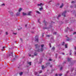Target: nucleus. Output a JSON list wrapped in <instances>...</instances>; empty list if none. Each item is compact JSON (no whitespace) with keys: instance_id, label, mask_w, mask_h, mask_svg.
Returning a JSON list of instances; mask_svg holds the SVG:
<instances>
[{"instance_id":"obj_52","label":"nucleus","mask_w":76,"mask_h":76,"mask_svg":"<svg viewBox=\"0 0 76 76\" xmlns=\"http://www.w3.org/2000/svg\"><path fill=\"white\" fill-rule=\"evenodd\" d=\"M69 71H68L66 72V73H68Z\"/></svg>"},{"instance_id":"obj_9","label":"nucleus","mask_w":76,"mask_h":76,"mask_svg":"<svg viewBox=\"0 0 76 76\" xmlns=\"http://www.w3.org/2000/svg\"><path fill=\"white\" fill-rule=\"evenodd\" d=\"M44 4L40 3V4H38L37 5L38 6H40L41 7H42V6H43Z\"/></svg>"},{"instance_id":"obj_38","label":"nucleus","mask_w":76,"mask_h":76,"mask_svg":"<svg viewBox=\"0 0 76 76\" xmlns=\"http://www.w3.org/2000/svg\"><path fill=\"white\" fill-rule=\"evenodd\" d=\"M39 20H40V19H39L38 20V22L39 23H40V22H39Z\"/></svg>"},{"instance_id":"obj_48","label":"nucleus","mask_w":76,"mask_h":76,"mask_svg":"<svg viewBox=\"0 0 76 76\" xmlns=\"http://www.w3.org/2000/svg\"><path fill=\"white\" fill-rule=\"evenodd\" d=\"M59 76H62V74H59Z\"/></svg>"},{"instance_id":"obj_42","label":"nucleus","mask_w":76,"mask_h":76,"mask_svg":"<svg viewBox=\"0 0 76 76\" xmlns=\"http://www.w3.org/2000/svg\"><path fill=\"white\" fill-rule=\"evenodd\" d=\"M34 31H31V33H32V34H34Z\"/></svg>"},{"instance_id":"obj_50","label":"nucleus","mask_w":76,"mask_h":76,"mask_svg":"<svg viewBox=\"0 0 76 76\" xmlns=\"http://www.w3.org/2000/svg\"><path fill=\"white\" fill-rule=\"evenodd\" d=\"M52 1H50L49 2H48V3H50V2H51Z\"/></svg>"},{"instance_id":"obj_43","label":"nucleus","mask_w":76,"mask_h":76,"mask_svg":"<svg viewBox=\"0 0 76 76\" xmlns=\"http://www.w3.org/2000/svg\"><path fill=\"white\" fill-rule=\"evenodd\" d=\"M4 48H6V47H3V49H4Z\"/></svg>"},{"instance_id":"obj_35","label":"nucleus","mask_w":76,"mask_h":76,"mask_svg":"<svg viewBox=\"0 0 76 76\" xmlns=\"http://www.w3.org/2000/svg\"><path fill=\"white\" fill-rule=\"evenodd\" d=\"M63 69V67H61V68H60V70H61Z\"/></svg>"},{"instance_id":"obj_36","label":"nucleus","mask_w":76,"mask_h":76,"mask_svg":"<svg viewBox=\"0 0 76 76\" xmlns=\"http://www.w3.org/2000/svg\"><path fill=\"white\" fill-rule=\"evenodd\" d=\"M46 37H50V35H46Z\"/></svg>"},{"instance_id":"obj_46","label":"nucleus","mask_w":76,"mask_h":76,"mask_svg":"<svg viewBox=\"0 0 76 76\" xmlns=\"http://www.w3.org/2000/svg\"><path fill=\"white\" fill-rule=\"evenodd\" d=\"M49 46L50 47H51V43H50L49 44Z\"/></svg>"},{"instance_id":"obj_58","label":"nucleus","mask_w":76,"mask_h":76,"mask_svg":"<svg viewBox=\"0 0 76 76\" xmlns=\"http://www.w3.org/2000/svg\"><path fill=\"white\" fill-rule=\"evenodd\" d=\"M75 8H76V5H75Z\"/></svg>"},{"instance_id":"obj_17","label":"nucleus","mask_w":76,"mask_h":76,"mask_svg":"<svg viewBox=\"0 0 76 76\" xmlns=\"http://www.w3.org/2000/svg\"><path fill=\"white\" fill-rule=\"evenodd\" d=\"M22 10V8H20L19 9V10H18V12H21V10Z\"/></svg>"},{"instance_id":"obj_33","label":"nucleus","mask_w":76,"mask_h":76,"mask_svg":"<svg viewBox=\"0 0 76 76\" xmlns=\"http://www.w3.org/2000/svg\"><path fill=\"white\" fill-rule=\"evenodd\" d=\"M54 49H55V48L54 47H53L52 48V50H54Z\"/></svg>"},{"instance_id":"obj_19","label":"nucleus","mask_w":76,"mask_h":76,"mask_svg":"<svg viewBox=\"0 0 76 76\" xmlns=\"http://www.w3.org/2000/svg\"><path fill=\"white\" fill-rule=\"evenodd\" d=\"M72 58H68L67 59L68 61H70L71 60H72Z\"/></svg>"},{"instance_id":"obj_10","label":"nucleus","mask_w":76,"mask_h":76,"mask_svg":"<svg viewBox=\"0 0 76 76\" xmlns=\"http://www.w3.org/2000/svg\"><path fill=\"white\" fill-rule=\"evenodd\" d=\"M22 14H23V16H26V15L27 16V14H26V13H25L24 12H23L22 13Z\"/></svg>"},{"instance_id":"obj_25","label":"nucleus","mask_w":76,"mask_h":76,"mask_svg":"<svg viewBox=\"0 0 76 76\" xmlns=\"http://www.w3.org/2000/svg\"><path fill=\"white\" fill-rule=\"evenodd\" d=\"M60 16H61V15H58V17H57L58 19V18H60Z\"/></svg>"},{"instance_id":"obj_56","label":"nucleus","mask_w":76,"mask_h":76,"mask_svg":"<svg viewBox=\"0 0 76 76\" xmlns=\"http://www.w3.org/2000/svg\"><path fill=\"white\" fill-rule=\"evenodd\" d=\"M31 57L33 58L34 57V55H32L31 56Z\"/></svg>"},{"instance_id":"obj_27","label":"nucleus","mask_w":76,"mask_h":76,"mask_svg":"<svg viewBox=\"0 0 76 76\" xmlns=\"http://www.w3.org/2000/svg\"><path fill=\"white\" fill-rule=\"evenodd\" d=\"M45 67H44V66H42V69H44Z\"/></svg>"},{"instance_id":"obj_59","label":"nucleus","mask_w":76,"mask_h":76,"mask_svg":"<svg viewBox=\"0 0 76 76\" xmlns=\"http://www.w3.org/2000/svg\"><path fill=\"white\" fill-rule=\"evenodd\" d=\"M29 56H30V57H31V55L29 54Z\"/></svg>"},{"instance_id":"obj_34","label":"nucleus","mask_w":76,"mask_h":76,"mask_svg":"<svg viewBox=\"0 0 76 76\" xmlns=\"http://www.w3.org/2000/svg\"><path fill=\"white\" fill-rule=\"evenodd\" d=\"M70 39H66V41H70Z\"/></svg>"},{"instance_id":"obj_8","label":"nucleus","mask_w":76,"mask_h":76,"mask_svg":"<svg viewBox=\"0 0 76 76\" xmlns=\"http://www.w3.org/2000/svg\"><path fill=\"white\" fill-rule=\"evenodd\" d=\"M69 30V28L67 27V29H66V30L65 31V32H67V31H68V30Z\"/></svg>"},{"instance_id":"obj_23","label":"nucleus","mask_w":76,"mask_h":76,"mask_svg":"<svg viewBox=\"0 0 76 76\" xmlns=\"http://www.w3.org/2000/svg\"><path fill=\"white\" fill-rule=\"evenodd\" d=\"M74 6V5H71L70 6V8H73V7Z\"/></svg>"},{"instance_id":"obj_13","label":"nucleus","mask_w":76,"mask_h":76,"mask_svg":"<svg viewBox=\"0 0 76 76\" xmlns=\"http://www.w3.org/2000/svg\"><path fill=\"white\" fill-rule=\"evenodd\" d=\"M50 64V62H48L46 64V66H48Z\"/></svg>"},{"instance_id":"obj_51","label":"nucleus","mask_w":76,"mask_h":76,"mask_svg":"<svg viewBox=\"0 0 76 76\" xmlns=\"http://www.w3.org/2000/svg\"><path fill=\"white\" fill-rule=\"evenodd\" d=\"M13 34H14V35H16L17 33H13Z\"/></svg>"},{"instance_id":"obj_39","label":"nucleus","mask_w":76,"mask_h":76,"mask_svg":"<svg viewBox=\"0 0 76 76\" xmlns=\"http://www.w3.org/2000/svg\"><path fill=\"white\" fill-rule=\"evenodd\" d=\"M5 5V4H1L2 6H4Z\"/></svg>"},{"instance_id":"obj_14","label":"nucleus","mask_w":76,"mask_h":76,"mask_svg":"<svg viewBox=\"0 0 76 76\" xmlns=\"http://www.w3.org/2000/svg\"><path fill=\"white\" fill-rule=\"evenodd\" d=\"M44 23L45 24V26H47V25L48 23H47V22L45 21H44Z\"/></svg>"},{"instance_id":"obj_11","label":"nucleus","mask_w":76,"mask_h":76,"mask_svg":"<svg viewBox=\"0 0 76 76\" xmlns=\"http://www.w3.org/2000/svg\"><path fill=\"white\" fill-rule=\"evenodd\" d=\"M38 54V53L37 52H35L34 53V56H37V55Z\"/></svg>"},{"instance_id":"obj_18","label":"nucleus","mask_w":76,"mask_h":76,"mask_svg":"<svg viewBox=\"0 0 76 76\" xmlns=\"http://www.w3.org/2000/svg\"><path fill=\"white\" fill-rule=\"evenodd\" d=\"M43 9V8H42V7H41L40 8H39V10H40V11H42Z\"/></svg>"},{"instance_id":"obj_64","label":"nucleus","mask_w":76,"mask_h":76,"mask_svg":"<svg viewBox=\"0 0 76 76\" xmlns=\"http://www.w3.org/2000/svg\"><path fill=\"white\" fill-rule=\"evenodd\" d=\"M34 28H32V29H34Z\"/></svg>"},{"instance_id":"obj_29","label":"nucleus","mask_w":76,"mask_h":76,"mask_svg":"<svg viewBox=\"0 0 76 76\" xmlns=\"http://www.w3.org/2000/svg\"><path fill=\"white\" fill-rule=\"evenodd\" d=\"M22 74H23V72H21L19 73V75H22Z\"/></svg>"},{"instance_id":"obj_15","label":"nucleus","mask_w":76,"mask_h":76,"mask_svg":"<svg viewBox=\"0 0 76 76\" xmlns=\"http://www.w3.org/2000/svg\"><path fill=\"white\" fill-rule=\"evenodd\" d=\"M63 6H64V4H63V3H62L61 5L60 6V8H62Z\"/></svg>"},{"instance_id":"obj_28","label":"nucleus","mask_w":76,"mask_h":76,"mask_svg":"<svg viewBox=\"0 0 76 76\" xmlns=\"http://www.w3.org/2000/svg\"><path fill=\"white\" fill-rule=\"evenodd\" d=\"M44 45H41V47L42 48H43V47H44Z\"/></svg>"},{"instance_id":"obj_45","label":"nucleus","mask_w":76,"mask_h":76,"mask_svg":"<svg viewBox=\"0 0 76 76\" xmlns=\"http://www.w3.org/2000/svg\"><path fill=\"white\" fill-rule=\"evenodd\" d=\"M73 35H75V34H76V32H75L73 34Z\"/></svg>"},{"instance_id":"obj_60","label":"nucleus","mask_w":76,"mask_h":76,"mask_svg":"<svg viewBox=\"0 0 76 76\" xmlns=\"http://www.w3.org/2000/svg\"><path fill=\"white\" fill-rule=\"evenodd\" d=\"M42 37H44V34H42Z\"/></svg>"},{"instance_id":"obj_49","label":"nucleus","mask_w":76,"mask_h":76,"mask_svg":"<svg viewBox=\"0 0 76 76\" xmlns=\"http://www.w3.org/2000/svg\"><path fill=\"white\" fill-rule=\"evenodd\" d=\"M52 66H53V65H50V67H52Z\"/></svg>"},{"instance_id":"obj_44","label":"nucleus","mask_w":76,"mask_h":76,"mask_svg":"<svg viewBox=\"0 0 76 76\" xmlns=\"http://www.w3.org/2000/svg\"><path fill=\"white\" fill-rule=\"evenodd\" d=\"M69 30L70 31H72V29H70L69 28Z\"/></svg>"},{"instance_id":"obj_31","label":"nucleus","mask_w":76,"mask_h":76,"mask_svg":"<svg viewBox=\"0 0 76 76\" xmlns=\"http://www.w3.org/2000/svg\"><path fill=\"white\" fill-rule=\"evenodd\" d=\"M20 40H21V41L22 42H23V39H22L20 38Z\"/></svg>"},{"instance_id":"obj_12","label":"nucleus","mask_w":76,"mask_h":76,"mask_svg":"<svg viewBox=\"0 0 76 76\" xmlns=\"http://www.w3.org/2000/svg\"><path fill=\"white\" fill-rule=\"evenodd\" d=\"M20 15V12H18L16 14V16H19Z\"/></svg>"},{"instance_id":"obj_30","label":"nucleus","mask_w":76,"mask_h":76,"mask_svg":"<svg viewBox=\"0 0 76 76\" xmlns=\"http://www.w3.org/2000/svg\"><path fill=\"white\" fill-rule=\"evenodd\" d=\"M18 31H20L22 29V27H20V28H18Z\"/></svg>"},{"instance_id":"obj_40","label":"nucleus","mask_w":76,"mask_h":76,"mask_svg":"<svg viewBox=\"0 0 76 76\" xmlns=\"http://www.w3.org/2000/svg\"><path fill=\"white\" fill-rule=\"evenodd\" d=\"M8 32H6V35H8Z\"/></svg>"},{"instance_id":"obj_16","label":"nucleus","mask_w":76,"mask_h":76,"mask_svg":"<svg viewBox=\"0 0 76 76\" xmlns=\"http://www.w3.org/2000/svg\"><path fill=\"white\" fill-rule=\"evenodd\" d=\"M31 62H27L28 64H29V66H31Z\"/></svg>"},{"instance_id":"obj_62","label":"nucleus","mask_w":76,"mask_h":76,"mask_svg":"<svg viewBox=\"0 0 76 76\" xmlns=\"http://www.w3.org/2000/svg\"><path fill=\"white\" fill-rule=\"evenodd\" d=\"M3 51V49H2V51Z\"/></svg>"},{"instance_id":"obj_57","label":"nucleus","mask_w":76,"mask_h":76,"mask_svg":"<svg viewBox=\"0 0 76 76\" xmlns=\"http://www.w3.org/2000/svg\"><path fill=\"white\" fill-rule=\"evenodd\" d=\"M74 2H75V1H72V3H74Z\"/></svg>"},{"instance_id":"obj_2","label":"nucleus","mask_w":76,"mask_h":76,"mask_svg":"<svg viewBox=\"0 0 76 76\" xmlns=\"http://www.w3.org/2000/svg\"><path fill=\"white\" fill-rule=\"evenodd\" d=\"M67 13V11H65L63 12L62 13V16H63L64 17H66V14Z\"/></svg>"},{"instance_id":"obj_32","label":"nucleus","mask_w":76,"mask_h":76,"mask_svg":"<svg viewBox=\"0 0 76 76\" xmlns=\"http://www.w3.org/2000/svg\"><path fill=\"white\" fill-rule=\"evenodd\" d=\"M62 45H64V42H63L62 44Z\"/></svg>"},{"instance_id":"obj_37","label":"nucleus","mask_w":76,"mask_h":76,"mask_svg":"<svg viewBox=\"0 0 76 76\" xmlns=\"http://www.w3.org/2000/svg\"><path fill=\"white\" fill-rule=\"evenodd\" d=\"M35 75H37V74H38V72H35Z\"/></svg>"},{"instance_id":"obj_63","label":"nucleus","mask_w":76,"mask_h":76,"mask_svg":"<svg viewBox=\"0 0 76 76\" xmlns=\"http://www.w3.org/2000/svg\"><path fill=\"white\" fill-rule=\"evenodd\" d=\"M64 76H67V75H65Z\"/></svg>"},{"instance_id":"obj_47","label":"nucleus","mask_w":76,"mask_h":76,"mask_svg":"<svg viewBox=\"0 0 76 76\" xmlns=\"http://www.w3.org/2000/svg\"><path fill=\"white\" fill-rule=\"evenodd\" d=\"M39 73H42V71H40V72H39Z\"/></svg>"},{"instance_id":"obj_1","label":"nucleus","mask_w":76,"mask_h":76,"mask_svg":"<svg viewBox=\"0 0 76 76\" xmlns=\"http://www.w3.org/2000/svg\"><path fill=\"white\" fill-rule=\"evenodd\" d=\"M40 47V45H38V44H36L35 45V47L36 48V51H37V52H40V51H43L44 50V49L43 48H42L40 50L39 48Z\"/></svg>"},{"instance_id":"obj_24","label":"nucleus","mask_w":76,"mask_h":76,"mask_svg":"<svg viewBox=\"0 0 76 76\" xmlns=\"http://www.w3.org/2000/svg\"><path fill=\"white\" fill-rule=\"evenodd\" d=\"M60 5L59 4H58L56 5V7H58V6Z\"/></svg>"},{"instance_id":"obj_26","label":"nucleus","mask_w":76,"mask_h":76,"mask_svg":"<svg viewBox=\"0 0 76 76\" xmlns=\"http://www.w3.org/2000/svg\"><path fill=\"white\" fill-rule=\"evenodd\" d=\"M47 28L46 27H43V29H47Z\"/></svg>"},{"instance_id":"obj_4","label":"nucleus","mask_w":76,"mask_h":76,"mask_svg":"<svg viewBox=\"0 0 76 76\" xmlns=\"http://www.w3.org/2000/svg\"><path fill=\"white\" fill-rule=\"evenodd\" d=\"M38 36H36L35 37V41H37V42H38Z\"/></svg>"},{"instance_id":"obj_41","label":"nucleus","mask_w":76,"mask_h":76,"mask_svg":"<svg viewBox=\"0 0 76 76\" xmlns=\"http://www.w3.org/2000/svg\"><path fill=\"white\" fill-rule=\"evenodd\" d=\"M56 34H57V32H55L53 33V34H54L55 35H56Z\"/></svg>"},{"instance_id":"obj_7","label":"nucleus","mask_w":76,"mask_h":76,"mask_svg":"<svg viewBox=\"0 0 76 76\" xmlns=\"http://www.w3.org/2000/svg\"><path fill=\"white\" fill-rule=\"evenodd\" d=\"M50 41H51V42H54V40L53 38L52 37V39H51Z\"/></svg>"},{"instance_id":"obj_55","label":"nucleus","mask_w":76,"mask_h":76,"mask_svg":"<svg viewBox=\"0 0 76 76\" xmlns=\"http://www.w3.org/2000/svg\"><path fill=\"white\" fill-rule=\"evenodd\" d=\"M56 76H58V75H57V74H56Z\"/></svg>"},{"instance_id":"obj_20","label":"nucleus","mask_w":76,"mask_h":76,"mask_svg":"<svg viewBox=\"0 0 76 76\" xmlns=\"http://www.w3.org/2000/svg\"><path fill=\"white\" fill-rule=\"evenodd\" d=\"M35 12L37 13H38L39 14H41V13L39 12V11H35Z\"/></svg>"},{"instance_id":"obj_21","label":"nucleus","mask_w":76,"mask_h":76,"mask_svg":"<svg viewBox=\"0 0 76 76\" xmlns=\"http://www.w3.org/2000/svg\"><path fill=\"white\" fill-rule=\"evenodd\" d=\"M72 50H70V55H72Z\"/></svg>"},{"instance_id":"obj_61","label":"nucleus","mask_w":76,"mask_h":76,"mask_svg":"<svg viewBox=\"0 0 76 76\" xmlns=\"http://www.w3.org/2000/svg\"><path fill=\"white\" fill-rule=\"evenodd\" d=\"M62 54H63V55H64V53H62Z\"/></svg>"},{"instance_id":"obj_22","label":"nucleus","mask_w":76,"mask_h":76,"mask_svg":"<svg viewBox=\"0 0 76 76\" xmlns=\"http://www.w3.org/2000/svg\"><path fill=\"white\" fill-rule=\"evenodd\" d=\"M65 47L66 48H67V44H66L65 45Z\"/></svg>"},{"instance_id":"obj_53","label":"nucleus","mask_w":76,"mask_h":76,"mask_svg":"<svg viewBox=\"0 0 76 76\" xmlns=\"http://www.w3.org/2000/svg\"><path fill=\"white\" fill-rule=\"evenodd\" d=\"M49 61H52V60L51 59H49Z\"/></svg>"},{"instance_id":"obj_6","label":"nucleus","mask_w":76,"mask_h":76,"mask_svg":"<svg viewBox=\"0 0 76 76\" xmlns=\"http://www.w3.org/2000/svg\"><path fill=\"white\" fill-rule=\"evenodd\" d=\"M9 57H10V56H12V57H13V52L11 53H10L9 55Z\"/></svg>"},{"instance_id":"obj_54","label":"nucleus","mask_w":76,"mask_h":76,"mask_svg":"<svg viewBox=\"0 0 76 76\" xmlns=\"http://www.w3.org/2000/svg\"><path fill=\"white\" fill-rule=\"evenodd\" d=\"M25 27H27V24H26L25 25Z\"/></svg>"},{"instance_id":"obj_5","label":"nucleus","mask_w":76,"mask_h":76,"mask_svg":"<svg viewBox=\"0 0 76 76\" xmlns=\"http://www.w3.org/2000/svg\"><path fill=\"white\" fill-rule=\"evenodd\" d=\"M31 13H32V12L31 11L28 12V14H27V16H31Z\"/></svg>"},{"instance_id":"obj_3","label":"nucleus","mask_w":76,"mask_h":76,"mask_svg":"<svg viewBox=\"0 0 76 76\" xmlns=\"http://www.w3.org/2000/svg\"><path fill=\"white\" fill-rule=\"evenodd\" d=\"M9 13L11 15V16H13V12L10 11H8Z\"/></svg>"}]
</instances>
